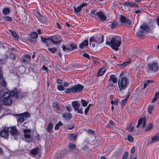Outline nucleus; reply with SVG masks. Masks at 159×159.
<instances>
[{
	"mask_svg": "<svg viewBox=\"0 0 159 159\" xmlns=\"http://www.w3.org/2000/svg\"><path fill=\"white\" fill-rule=\"evenodd\" d=\"M59 126V125H58V124H56L55 125L54 129L55 130H57L58 129V128Z\"/></svg>",
	"mask_w": 159,
	"mask_h": 159,
	"instance_id": "obj_60",
	"label": "nucleus"
},
{
	"mask_svg": "<svg viewBox=\"0 0 159 159\" xmlns=\"http://www.w3.org/2000/svg\"><path fill=\"white\" fill-rule=\"evenodd\" d=\"M118 99L117 98L115 99L114 100L111 101V103L112 104L117 105L118 103Z\"/></svg>",
	"mask_w": 159,
	"mask_h": 159,
	"instance_id": "obj_39",
	"label": "nucleus"
},
{
	"mask_svg": "<svg viewBox=\"0 0 159 159\" xmlns=\"http://www.w3.org/2000/svg\"><path fill=\"white\" fill-rule=\"evenodd\" d=\"M53 128V125L52 122H50L48 126L47 131L48 132H50Z\"/></svg>",
	"mask_w": 159,
	"mask_h": 159,
	"instance_id": "obj_25",
	"label": "nucleus"
},
{
	"mask_svg": "<svg viewBox=\"0 0 159 159\" xmlns=\"http://www.w3.org/2000/svg\"><path fill=\"white\" fill-rule=\"evenodd\" d=\"M30 58L31 56L29 55L25 54L22 57L21 59L23 62H26L29 61Z\"/></svg>",
	"mask_w": 159,
	"mask_h": 159,
	"instance_id": "obj_17",
	"label": "nucleus"
},
{
	"mask_svg": "<svg viewBox=\"0 0 159 159\" xmlns=\"http://www.w3.org/2000/svg\"><path fill=\"white\" fill-rule=\"evenodd\" d=\"M4 20L7 21H9L12 20L11 18L9 16H6L4 17Z\"/></svg>",
	"mask_w": 159,
	"mask_h": 159,
	"instance_id": "obj_40",
	"label": "nucleus"
},
{
	"mask_svg": "<svg viewBox=\"0 0 159 159\" xmlns=\"http://www.w3.org/2000/svg\"><path fill=\"white\" fill-rule=\"evenodd\" d=\"M154 106L153 105H150L148 107V111L150 114H151L154 109Z\"/></svg>",
	"mask_w": 159,
	"mask_h": 159,
	"instance_id": "obj_24",
	"label": "nucleus"
},
{
	"mask_svg": "<svg viewBox=\"0 0 159 159\" xmlns=\"http://www.w3.org/2000/svg\"><path fill=\"white\" fill-rule=\"evenodd\" d=\"M41 69L43 70H44L46 71L47 72H48V68L45 66L44 65H43L42 67L41 68Z\"/></svg>",
	"mask_w": 159,
	"mask_h": 159,
	"instance_id": "obj_54",
	"label": "nucleus"
},
{
	"mask_svg": "<svg viewBox=\"0 0 159 159\" xmlns=\"http://www.w3.org/2000/svg\"><path fill=\"white\" fill-rule=\"evenodd\" d=\"M108 80L112 81L113 83H116L117 81V79L115 75H111L110 76V78Z\"/></svg>",
	"mask_w": 159,
	"mask_h": 159,
	"instance_id": "obj_22",
	"label": "nucleus"
},
{
	"mask_svg": "<svg viewBox=\"0 0 159 159\" xmlns=\"http://www.w3.org/2000/svg\"><path fill=\"white\" fill-rule=\"evenodd\" d=\"M152 125L151 124H150L149 125H148L147 126L146 128V131H148L150 129L152 128Z\"/></svg>",
	"mask_w": 159,
	"mask_h": 159,
	"instance_id": "obj_43",
	"label": "nucleus"
},
{
	"mask_svg": "<svg viewBox=\"0 0 159 159\" xmlns=\"http://www.w3.org/2000/svg\"><path fill=\"white\" fill-rule=\"evenodd\" d=\"M88 132L89 134H94V132L91 129H89L88 130Z\"/></svg>",
	"mask_w": 159,
	"mask_h": 159,
	"instance_id": "obj_58",
	"label": "nucleus"
},
{
	"mask_svg": "<svg viewBox=\"0 0 159 159\" xmlns=\"http://www.w3.org/2000/svg\"><path fill=\"white\" fill-rule=\"evenodd\" d=\"M82 8L80 6H78L77 7L75 6L74 7V10L76 13H79L81 10Z\"/></svg>",
	"mask_w": 159,
	"mask_h": 159,
	"instance_id": "obj_28",
	"label": "nucleus"
},
{
	"mask_svg": "<svg viewBox=\"0 0 159 159\" xmlns=\"http://www.w3.org/2000/svg\"><path fill=\"white\" fill-rule=\"evenodd\" d=\"M159 141V134L153 136L152 138L151 142L154 143Z\"/></svg>",
	"mask_w": 159,
	"mask_h": 159,
	"instance_id": "obj_20",
	"label": "nucleus"
},
{
	"mask_svg": "<svg viewBox=\"0 0 159 159\" xmlns=\"http://www.w3.org/2000/svg\"><path fill=\"white\" fill-rule=\"evenodd\" d=\"M83 56L87 58H89V56L87 53H84L83 54Z\"/></svg>",
	"mask_w": 159,
	"mask_h": 159,
	"instance_id": "obj_53",
	"label": "nucleus"
},
{
	"mask_svg": "<svg viewBox=\"0 0 159 159\" xmlns=\"http://www.w3.org/2000/svg\"><path fill=\"white\" fill-rule=\"evenodd\" d=\"M129 98V96H127L123 99L121 100V105L124 106L125 104Z\"/></svg>",
	"mask_w": 159,
	"mask_h": 159,
	"instance_id": "obj_32",
	"label": "nucleus"
},
{
	"mask_svg": "<svg viewBox=\"0 0 159 159\" xmlns=\"http://www.w3.org/2000/svg\"><path fill=\"white\" fill-rule=\"evenodd\" d=\"M108 125H113V122L111 120H110L109 121V123L108 124Z\"/></svg>",
	"mask_w": 159,
	"mask_h": 159,
	"instance_id": "obj_63",
	"label": "nucleus"
},
{
	"mask_svg": "<svg viewBox=\"0 0 159 159\" xmlns=\"http://www.w3.org/2000/svg\"><path fill=\"white\" fill-rule=\"evenodd\" d=\"M127 139L128 141L130 142H132L134 140L133 138L130 135L128 136Z\"/></svg>",
	"mask_w": 159,
	"mask_h": 159,
	"instance_id": "obj_44",
	"label": "nucleus"
},
{
	"mask_svg": "<svg viewBox=\"0 0 159 159\" xmlns=\"http://www.w3.org/2000/svg\"><path fill=\"white\" fill-rule=\"evenodd\" d=\"M80 104L77 101H74L72 102V106L74 109V111H77L80 114H83V109L82 107L80 108Z\"/></svg>",
	"mask_w": 159,
	"mask_h": 159,
	"instance_id": "obj_7",
	"label": "nucleus"
},
{
	"mask_svg": "<svg viewBox=\"0 0 159 159\" xmlns=\"http://www.w3.org/2000/svg\"><path fill=\"white\" fill-rule=\"evenodd\" d=\"M134 128V127L132 126V124L130 123L128 125L127 127V130L131 132L133 130Z\"/></svg>",
	"mask_w": 159,
	"mask_h": 159,
	"instance_id": "obj_30",
	"label": "nucleus"
},
{
	"mask_svg": "<svg viewBox=\"0 0 159 159\" xmlns=\"http://www.w3.org/2000/svg\"><path fill=\"white\" fill-rule=\"evenodd\" d=\"M15 115L18 116L24 117L26 118L29 117L30 116V114L26 112L22 113L15 114Z\"/></svg>",
	"mask_w": 159,
	"mask_h": 159,
	"instance_id": "obj_18",
	"label": "nucleus"
},
{
	"mask_svg": "<svg viewBox=\"0 0 159 159\" xmlns=\"http://www.w3.org/2000/svg\"><path fill=\"white\" fill-rule=\"evenodd\" d=\"M121 42V37L118 36H115L113 37L110 41L107 39L106 44L110 46L112 49L116 51L118 50Z\"/></svg>",
	"mask_w": 159,
	"mask_h": 159,
	"instance_id": "obj_2",
	"label": "nucleus"
},
{
	"mask_svg": "<svg viewBox=\"0 0 159 159\" xmlns=\"http://www.w3.org/2000/svg\"><path fill=\"white\" fill-rule=\"evenodd\" d=\"M127 84V79L126 77H123L120 78L118 82L120 90L121 91L125 89Z\"/></svg>",
	"mask_w": 159,
	"mask_h": 159,
	"instance_id": "obj_6",
	"label": "nucleus"
},
{
	"mask_svg": "<svg viewBox=\"0 0 159 159\" xmlns=\"http://www.w3.org/2000/svg\"><path fill=\"white\" fill-rule=\"evenodd\" d=\"M24 121V118L22 117H20L17 119V121L20 122H22Z\"/></svg>",
	"mask_w": 159,
	"mask_h": 159,
	"instance_id": "obj_47",
	"label": "nucleus"
},
{
	"mask_svg": "<svg viewBox=\"0 0 159 159\" xmlns=\"http://www.w3.org/2000/svg\"><path fill=\"white\" fill-rule=\"evenodd\" d=\"M9 12L10 10L8 8H4L2 11V13L4 15H7L9 14Z\"/></svg>",
	"mask_w": 159,
	"mask_h": 159,
	"instance_id": "obj_26",
	"label": "nucleus"
},
{
	"mask_svg": "<svg viewBox=\"0 0 159 159\" xmlns=\"http://www.w3.org/2000/svg\"><path fill=\"white\" fill-rule=\"evenodd\" d=\"M88 44V40H85L80 44L79 48L81 49H84L87 47Z\"/></svg>",
	"mask_w": 159,
	"mask_h": 159,
	"instance_id": "obj_16",
	"label": "nucleus"
},
{
	"mask_svg": "<svg viewBox=\"0 0 159 159\" xmlns=\"http://www.w3.org/2000/svg\"><path fill=\"white\" fill-rule=\"evenodd\" d=\"M103 36L102 34H99L98 35L92 37L89 39V45L94 48L96 45L102 43L103 42Z\"/></svg>",
	"mask_w": 159,
	"mask_h": 159,
	"instance_id": "obj_3",
	"label": "nucleus"
},
{
	"mask_svg": "<svg viewBox=\"0 0 159 159\" xmlns=\"http://www.w3.org/2000/svg\"><path fill=\"white\" fill-rule=\"evenodd\" d=\"M70 47H71L72 49L73 50L76 47V45L75 44H71L70 45Z\"/></svg>",
	"mask_w": 159,
	"mask_h": 159,
	"instance_id": "obj_55",
	"label": "nucleus"
},
{
	"mask_svg": "<svg viewBox=\"0 0 159 159\" xmlns=\"http://www.w3.org/2000/svg\"><path fill=\"white\" fill-rule=\"evenodd\" d=\"M159 98V92H157L155 93V97L152 99L151 103L154 102Z\"/></svg>",
	"mask_w": 159,
	"mask_h": 159,
	"instance_id": "obj_23",
	"label": "nucleus"
},
{
	"mask_svg": "<svg viewBox=\"0 0 159 159\" xmlns=\"http://www.w3.org/2000/svg\"><path fill=\"white\" fill-rule=\"evenodd\" d=\"M140 27L141 30L138 31L137 33V34L138 35H143L145 32L151 33L152 34L153 33V30H150L149 27L145 24H143Z\"/></svg>",
	"mask_w": 159,
	"mask_h": 159,
	"instance_id": "obj_5",
	"label": "nucleus"
},
{
	"mask_svg": "<svg viewBox=\"0 0 159 159\" xmlns=\"http://www.w3.org/2000/svg\"><path fill=\"white\" fill-rule=\"evenodd\" d=\"M23 132L24 133V136L25 138L30 139V129H24Z\"/></svg>",
	"mask_w": 159,
	"mask_h": 159,
	"instance_id": "obj_15",
	"label": "nucleus"
},
{
	"mask_svg": "<svg viewBox=\"0 0 159 159\" xmlns=\"http://www.w3.org/2000/svg\"><path fill=\"white\" fill-rule=\"evenodd\" d=\"M41 39L42 41L43 42H45L46 40L48 39V38H43L42 37H41Z\"/></svg>",
	"mask_w": 159,
	"mask_h": 159,
	"instance_id": "obj_52",
	"label": "nucleus"
},
{
	"mask_svg": "<svg viewBox=\"0 0 159 159\" xmlns=\"http://www.w3.org/2000/svg\"><path fill=\"white\" fill-rule=\"evenodd\" d=\"M62 117L63 118H67V114L66 113H63L62 115Z\"/></svg>",
	"mask_w": 159,
	"mask_h": 159,
	"instance_id": "obj_64",
	"label": "nucleus"
},
{
	"mask_svg": "<svg viewBox=\"0 0 159 159\" xmlns=\"http://www.w3.org/2000/svg\"><path fill=\"white\" fill-rule=\"evenodd\" d=\"M9 128L11 134L13 136H19V134L18 130L15 127H12Z\"/></svg>",
	"mask_w": 159,
	"mask_h": 159,
	"instance_id": "obj_14",
	"label": "nucleus"
},
{
	"mask_svg": "<svg viewBox=\"0 0 159 159\" xmlns=\"http://www.w3.org/2000/svg\"><path fill=\"white\" fill-rule=\"evenodd\" d=\"M66 111H68L69 112H70L71 111V109L70 107H69L66 106Z\"/></svg>",
	"mask_w": 159,
	"mask_h": 159,
	"instance_id": "obj_59",
	"label": "nucleus"
},
{
	"mask_svg": "<svg viewBox=\"0 0 159 159\" xmlns=\"http://www.w3.org/2000/svg\"><path fill=\"white\" fill-rule=\"evenodd\" d=\"M62 48L63 51H68L70 50V46L69 47H66L65 45H63L62 46Z\"/></svg>",
	"mask_w": 159,
	"mask_h": 159,
	"instance_id": "obj_34",
	"label": "nucleus"
},
{
	"mask_svg": "<svg viewBox=\"0 0 159 159\" xmlns=\"http://www.w3.org/2000/svg\"><path fill=\"white\" fill-rule=\"evenodd\" d=\"M47 18L45 17H43L41 18V21L43 23H45L47 21Z\"/></svg>",
	"mask_w": 159,
	"mask_h": 159,
	"instance_id": "obj_42",
	"label": "nucleus"
},
{
	"mask_svg": "<svg viewBox=\"0 0 159 159\" xmlns=\"http://www.w3.org/2000/svg\"><path fill=\"white\" fill-rule=\"evenodd\" d=\"M19 93L13 91L7 92L4 93L0 91V111L2 108V105H8L12 102V100L10 99L11 97H14L17 98L18 97Z\"/></svg>",
	"mask_w": 159,
	"mask_h": 159,
	"instance_id": "obj_1",
	"label": "nucleus"
},
{
	"mask_svg": "<svg viewBox=\"0 0 159 159\" xmlns=\"http://www.w3.org/2000/svg\"><path fill=\"white\" fill-rule=\"evenodd\" d=\"M9 130V127H5L3 130L1 131L2 137L6 139H7L9 135L8 132Z\"/></svg>",
	"mask_w": 159,
	"mask_h": 159,
	"instance_id": "obj_11",
	"label": "nucleus"
},
{
	"mask_svg": "<svg viewBox=\"0 0 159 159\" xmlns=\"http://www.w3.org/2000/svg\"><path fill=\"white\" fill-rule=\"evenodd\" d=\"M120 21L121 23H125L128 25H130L132 24V22L129 19L125 18L123 16H121L120 18Z\"/></svg>",
	"mask_w": 159,
	"mask_h": 159,
	"instance_id": "obj_12",
	"label": "nucleus"
},
{
	"mask_svg": "<svg viewBox=\"0 0 159 159\" xmlns=\"http://www.w3.org/2000/svg\"><path fill=\"white\" fill-rule=\"evenodd\" d=\"M106 70V69L104 68H100L98 72L97 75V76H99L102 75L104 74Z\"/></svg>",
	"mask_w": 159,
	"mask_h": 159,
	"instance_id": "obj_21",
	"label": "nucleus"
},
{
	"mask_svg": "<svg viewBox=\"0 0 159 159\" xmlns=\"http://www.w3.org/2000/svg\"><path fill=\"white\" fill-rule=\"evenodd\" d=\"M63 84L64 86L67 87L69 86V84L67 82H64L63 83Z\"/></svg>",
	"mask_w": 159,
	"mask_h": 159,
	"instance_id": "obj_61",
	"label": "nucleus"
},
{
	"mask_svg": "<svg viewBox=\"0 0 159 159\" xmlns=\"http://www.w3.org/2000/svg\"><path fill=\"white\" fill-rule=\"evenodd\" d=\"M94 16H96L102 21H105L107 18L106 16L101 11L96 12L94 15Z\"/></svg>",
	"mask_w": 159,
	"mask_h": 159,
	"instance_id": "obj_9",
	"label": "nucleus"
},
{
	"mask_svg": "<svg viewBox=\"0 0 159 159\" xmlns=\"http://www.w3.org/2000/svg\"><path fill=\"white\" fill-rule=\"evenodd\" d=\"M129 62L128 61L125 62L123 63L122 64L120 65L122 67H124L126 66L129 64Z\"/></svg>",
	"mask_w": 159,
	"mask_h": 159,
	"instance_id": "obj_48",
	"label": "nucleus"
},
{
	"mask_svg": "<svg viewBox=\"0 0 159 159\" xmlns=\"http://www.w3.org/2000/svg\"><path fill=\"white\" fill-rule=\"evenodd\" d=\"M128 152L127 151L125 152L122 156L121 159H127L128 156Z\"/></svg>",
	"mask_w": 159,
	"mask_h": 159,
	"instance_id": "obj_37",
	"label": "nucleus"
},
{
	"mask_svg": "<svg viewBox=\"0 0 159 159\" xmlns=\"http://www.w3.org/2000/svg\"><path fill=\"white\" fill-rule=\"evenodd\" d=\"M61 36L59 35H57L51 39L52 43L54 44H57L61 43Z\"/></svg>",
	"mask_w": 159,
	"mask_h": 159,
	"instance_id": "obj_10",
	"label": "nucleus"
},
{
	"mask_svg": "<svg viewBox=\"0 0 159 159\" xmlns=\"http://www.w3.org/2000/svg\"><path fill=\"white\" fill-rule=\"evenodd\" d=\"M48 50L52 53H54L57 51V49L55 48H48Z\"/></svg>",
	"mask_w": 159,
	"mask_h": 159,
	"instance_id": "obj_38",
	"label": "nucleus"
},
{
	"mask_svg": "<svg viewBox=\"0 0 159 159\" xmlns=\"http://www.w3.org/2000/svg\"><path fill=\"white\" fill-rule=\"evenodd\" d=\"M10 32L11 33L13 36L16 39H18V36L17 34L14 31L11 30H10Z\"/></svg>",
	"mask_w": 159,
	"mask_h": 159,
	"instance_id": "obj_31",
	"label": "nucleus"
},
{
	"mask_svg": "<svg viewBox=\"0 0 159 159\" xmlns=\"http://www.w3.org/2000/svg\"><path fill=\"white\" fill-rule=\"evenodd\" d=\"M38 36V34L36 32H33L30 34V37L33 39H36Z\"/></svg>",
	"mask_w": 159,
	"mask_h": 159,
	"instance_id": "obj_29",
	"label": "nucleus"
},
{
	"mask_svg": "<svg viewBox=\"0 0 159 159\" xmlns=\"http://www.w3.org/2000/svg\"><path fill=\"white\" fill-rule=\"evenodd\" d=\"M38 149L36 148H34L32 149L31 151V153L34 155H36L37 154L38 152Z\"/></svg>",
	"mask_w": 159,
	"mask_h": 159,
	"instance_id": "obj_36",
	"label": "nucleus"
},
{
	"mask_svg": "<svg viewBox=\"0 0 159 159\" xmlns=\"http://www.w3.org/2000/svg\"><path fill=\"white\" fill-rule=\"evenodd\" d=\"M87 5L86 3H82L80 6L82 8L84 6L86 5Z\"/></svg>",
	"mask_w": 159,
	"mask_h": 159,
	"instance_id": "obj_62",
	"label": "nucleus"
},
{
	"mask_svg": "<svg viewBox=\"0 0 159 159\" xmlns=\"http://www.w3.org/2000/svg\"><path fill=\"white\" fill-rule=\"evenodd\" d=\"M89 107H87L85 108V110H84V112H85L84 114L85 115H87L88 112L89 111Z\"/></svg>",
	"mask_w": 159,
	"mask_h": 159,
	"instance_id": "obj_50",
	"label": "nucleus"
},
{
	"mask_svg": "<svg viewBox=\"0 0 159 159\" xmlns=\"http://www.w3.org/2000/svg\"><path fill=\"white\" fill-rule=\"evenodd\" d=\"M77 136L75 134H70L69 136V138L71 140H75Z\"/></svg>",
	"mask_w": 159,
	"mask_h": 159,
	"instance_id": "obj_27",
	"label": "nucleus"
},
{
	"mask_svg": "<svg viewBox=\"0 0 159 159\" xmlns=\"http://www.w3.org/2000/svg\"><path fill=\"white\" fill-rule=\"evenodd\" d=\"M149 69L153 71H157L159 69L158 65L157 63L153 62L148 64Z\"/></svg>",
	"mask_w": 159,
	"mask_h": 159,
	"instance_id": "obj_8",
	"label": "nucleus"
},
{
	"mask_svg": "<svg viewBox=\"0 0 159 159\" xmlns=\"http://www.w3.org/2000/svg\"><path fill=\"white\" fill-rule=\"evenodd\" d=\"M151 82V81L148 80L147 81V82H145L143 85V87L144 89H145L149 83V82Z\"/></svg>",
	"mask_w": 159,
	"mask_h": 159,
	"instance_id": "obj_49",
	"label": "nucleus"
},
{
	"mask_svg": "<svg viewBox=\"0 0 159 159\" xmlns=\"http://www.w3.org/2000/svg\"><path fill=\"white\" fill-rule=\"evenodd\" d=\"M116 25H117L116 23V22H113L112 23H111L110 25V26L111 28L113 29L114 28L116 27Z\"/></svg>",
	"mask_w": 159,
	"mask_h": 159,
	"instance_id": "obj_46",
	"label": "nucleus"
},
{
	"mask_svg": "<svg viewBox=\"0 0 159 159\" xmlns=\"http://www.w3.org/2000/svg\"><path fill=\"white\" fill-rule=\"evenodd\" d=\"M84 86L80 84H78L72 87L66 89L65 91L66 93H75L77 92H80L83 90Z\"/></svg>",
	"mask_w": 159,
	"mask_h": 159,
	"instance_id": "obj_4",
	"label": "nucleus"
},
{
	"mask_svg": "<svg viewBox=\"0 0 159 159\" xmlns=\"http://www.w3.org/2000/svg\"><path fill=\"white\" fill-rule=\"evenodd\" d=\"M135 148L134 147H132L131 148V153H134L135 151Z\"/></svg>",
	"mask_w": 159,
	"mask_h": 159,
	"instance_id": "obj_56",
	"label": "nucleus"
},
{
	"mask_svg": "<svg viewBox=\"0 0 159 159\" xmlns=\"http://www.w3.org/2000/svg\"><path fill=\"white\" fill-rule=\"evenodd\" d=\"M81 102L82 106L84 107H85L87 106L88 102V101H86L84 99H81Z\"/></svg>",
	"mask_w": 159,
	"mask_h": 159,
	"instance_id": "obj_35",
	"label": "nucleus"
},
{
	"mask_svg": "<svg viewBox=\"0 0 159 159\" xmlns=\"http://www.w3.org/2000/svg\"><path fill=\"white\" fill-rule=\"evenodd\" d=\"M58 89L60 91H62L64 90L63 86L61 85H58L57 86Z\"/></svg>",
	"mask_w": 159,
	"mask_h": 159,
	"instance_id": "obj_45",
	"label": "nucleus"
},
{
	"mask_svg": "<svg viewBox=\"0 0 159 159\" xmlns=\"http://www.w3.org/2000/svg\"><path fill=\"white\" fill-rule=\"evenodd\" d=\"M73 126H74L73 125H69L67 127V129H73Z\"/></svg>",
	"mask_w": 159,
	"mask_h": 159,
	"instance_id": "obj_57",
	"label": "nucleus"
},
{
	"mask_svg": "<svg viewBox=\"0 0 159 159\" xmlns=\"http://www.w3.org/2000/svg\"><path fill=\"white\" fill-rule=\"evenodd\" d=\"M68 146L69 148L73 149L75 148V145L71 143H70L68 144Z\"/></svg>",
	"mask_w": 159,
	"mask_h": 159,
	"instance_id": "obj_41",
	"label": "nucleus"
},
{
	"mask_svg": "<svg viewBox=\"0 0 159 159\" xmlns=\"http://www.w3.org/2000/svg\"><path fill=\"white\" fill-rule=\"evenodd\" d=\"M146 125V118L145 117L139 119L136 126L137 127H141L143 128Z\"/></svg>",
	"mask_w": 159,
	"mask_h": 159,
	"instance_id": "obj_13",
	"label": "nucleus"
},
{
	"mask_svg": "<svg viewBox=\"0 0 159 159\" xmlns=\"http://www.w3.org/2000/svg\"><path fill=\"white\" fill-rule=\"evenodd\" d=\"M62 48L63 51H68L70 50V46L69 47H66L65 45H63L62 46Z\"/></svg>",
	"mask_w": 159,
	"mask_h": 159,
	"instance_id": "obj_33",
	"label": "nucleus"
},
{
	"mask_svg": "<svg viewBox=\"0 0 159 159\" xmlns=\"http://www.w3.org/2000/svg\"><path fill=\"white\" fill-rule=\"evenodd\" d=\"M6 82L4 80H3L2 83V86H3L5 87H6Z\"/></svg>",
	"mask_w": 159,
	"mask_h": 159,
	"instance_id": "obj_51",
	"label": "nucleus"
},
{
	"mask_svg": "<svg viewBox=\"0 0 159 159\" xmlns=\"http://www.w3.org/2000/svg\"><path fill=\"white\" fill-rule=\"evenodd\" d=\"M124 4L127 6H129L131 7H137L138 5L135 3L130 2H125Z\"/></svg>",
	"mask_w": 159,
	"mask_h": 159,
	"instance_id": "obj_19",
	"label": "nucleus"
}]
</instances>
